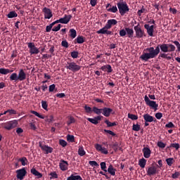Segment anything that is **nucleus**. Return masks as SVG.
I'll list each match as a JSON object with an SVG mask.
<instances>
[{"mask_svg": "<svg viewBox=\"0 0 180 180\" xmlns=\"http://www.w3.org/2000/svg\"><path fill=\"white\" fill-rule=\"evenodd\" d=\"M160 49L158 46L154 47L150 46L143 50L141 56L139 57L141 61L147 62L151 58H155L158 54H160Z\"/></svg>", "mask_w": 180, "mask_h": 180, "instance_id": "nucleus-1", "label": "nucleus"}, {"mask_svg": "<svg viewBox=\"0 0 180 180\" xmlns=\"http://www.w3.org/2000/svg\"><path fill=\"white\" fill-rule=\"evenodd\" d=\"M117 25V20L115 19L108 20L105 25L98 30L96 33L98 34H107L108 36L113 34L112 31H109V29H112V26Z\"/></svg>", "mask_w": 180, "mask_h": 180, "instance_id": "nucleus-2", "label": "nucleus"}, {"mask_svg": "<svg viewBox=\"0 0 180 180\" xmlns=\"http://www.w3.org/2000/svg\"><path fill=\"white\" fill-rule=\"evenodd\" d=\"M26 72L23 69H20L18 72V75L17 73H12L10 75V81H25L26 79Z\"/></svg>", "mask_w": 180, "mask_h": 180, "instance_id": "nucleus-3", "label": "nucleus"}, {"mask_svg": "<svg viewBox=\"0 0 180 180\" xmlns=\"http://www.w3.org/2000/svg\"><path fill=\"white\" fill-rule=\"evenodd\" d=\"M117 6L121 16H124V15H126V13L130 11L127 3L123 1V0H120V2L117 4Z\"/></svg>", "mask_w": 180, "mask_h": 180, "instance_id": "nucleus-4", "label": "nucleus"}, {"mask_svg": "<svg viewBox=\"0 0 180 180\" xmlns=\"http://www.w3.org/2000/svg\"><path fill=\"white\" fill-rule=\"evenodd\" d=\"M158 165L153 163L146 168V175L148 176H153L158 174Z\"/></svg>", "mask_w": 180, "mask_h": 180, "instance_id": "nucleus-5", "label": "nucleus"}, {"mask_svg": "<svg viewBox=\"0 0 180 180\" xmlns=\"http://www.w3.org/2000/svg\"><path fill=\"white\" fill-rule=\"evenodd\" d=\"M65 68L72 72H78L81 70V65H77L75 62H68Z\"/></svg>", "mask_w": 180, "mask_h": 180, "instance_id": "nucleus-6", "label": "nucleus"}, {"mask_svg": "<svg viewBox=\"0 0 180 180\" xmlns=\"http://www.w3.org/2000/svg\"><path fill=\"white\" fill-rule=\"evenodd\" d=\"M144 101L146 105H147V106H150V109H153L154 112L158 110V104H157V102L150 100V98H148L147 95L145 96Z\"/></svg>", "mask_w": 180, "mask_h": 180, "instance_id": "nucleus-7", "label": "nucleus"}, {"mask_svg": "<svg viewBox=\"0 0 180 180\" xmlns=\"http://www.w3.org/2000/svg\"><path fill=\"white\" fill-rule=\"evenodd\" d=\"M134 31L136 33V37L137 39H141L144 37H146V32H144V30L141 29V25H140V23H139L137 25H136L134 27Z\"/></svg>", "mask_w": 180, "mask_h": 180, "instance_id": "nucleus-8", "label": "nucleus"}, {"mask_svg": "<svg viewBox=\"0 0 180 180\" xmlns=\"http://www.w3.org/2000/svg\"><path fill=\"white\" fill-rule=\"evenodd\" d=\"M17 126L18 121L16 120L8 121L3 124V127L6 130H12V129H15V127H17Z\"/></svg>", "mask_w": 180, "mask_h": 180, "instance_id": "nucleus-9", "label": "nucleus"}, {"mask_svg": "<svg viewBox=\"0 0 180 180\" xmlns=\"http://www.w3.org/2000/svg\"><path fill=\"white\" fill-rule=\"evenodd\" d=\"M27 47L30 49V55L33 54H39L40 53V51H39V49L36 47L34 45V43L33 42H28L27 43Z\"/></svg>", "mask_w": 180, "mask_h": 180, "instance_id": "nucleus-10", "label": "nucleus"}, {"mask_svg": "<svg viewBox=\"0 0 180 180\" xmlns=\"http://www.w3.org/2000/svg\"><path fill=\"white\" fill-rule=\"evenodd\" d=\"M16 177L17 179L23 180L25 179V176H26V174H27V172H26V169L25 167L16 170Z\"/></svg>", "mask_w": 180, "mask_h": 180, "instance_id": "nucleus-11", "label": "nucleus"}, {"mask_svg": "<svg viewBox=\"0 0 180 180\" xmlns=\"http://www.w3.org/2000/svg\"><path fill=\"white\" fill-rule=\"evenodd\" d=\"M42 12L44 15V19H51L53 18V13L50 8L45 7L42 9Z\"/></svg>", "mask_w": 180, "mask_h": 180, "instance_id": "nucleus-12", "label": "nucleus"}, {"mask_svg": "<svg viewBox=\"0 0 180 180\" xmlns=\"http://www.w3.org/2000/svg\"><path fill=\"white\" fill-rule=\"evenodd\" d=\"M68 162L61 159L59 162V167L60 171H68Z\"/></svg>", "mask_w": 180, "mask_h": 180, "instance_id": "nucleus-13", "label": "nucleus"}, {"mask_svg": "<svg viewBox=\"0 0 180 180\" xmlns=\"http://www.w3.org/2000/svg\"><path fill=\"white\" fill-rule=\"evenodd\" d=\"M144 27L147 30L148 36H150V37H154V25L150 26V25L148 24H145Z\"/></svg>", "mask_w": 180, "mask_h": 180, "instance_id": "nucleus-14", "label": "nucleus"}, {"mask_svg": "<svg viewBox=\"0 0 180 180\" xmlns=\"http://www.w3.org/2000/svg\"><path fill=\"white\" fill-rule=\"evenodd\" d=\"M103 119V116L98 115L97 117H94V118H86L88 122H90V123H92L93 124H98L99 123V121L102 120Z\"/></svg>", "mask_w": 180, "mask_h": 180, "instance_id": "nucleus-15", "label": "nucleus"}, {"mask_svg": "<svg viewBox=\"0 0 180 180\" xmlns=\"http://www.w3.org/2000/svg\"><path fill=\"white\" fill-rule=\"evenodd\" d=\"M112 112L113 109L108 107H104L103 108L102 115L105 116V117H109Z\"/></svg>", "mask_w": 180, "mask_h": 180, "instance_id": "nucleus-16", "label": "nucleus"}, {"mask_svg": "<svg viewBox=\"0 0 180 180\" xmlns=\"http://www.w3.org/2000/svg\"><path fill=\"white\" fill-rule=\"evenodd\" d=\"M95 148L97 151H101L102 154H109L108 149H106L105 147H102V145L99 143H96L95 145Z\"/></svg>", "mask_w": 180, "mask_h": 180, "instance_id": "nucleus-17", "label": "nucleus"}, {"mask_svg": "<svg viewBox=\"0 0 180 180\" xmlns=\"http://www.w3.org/2000/svg\"><path fill=\"white\" fill-rule=\"evenodd\" d=\"M143 119H144L145 122H148L149 123H151L153 122H154V123H155L157 122V119H155L154 117L150 115V114H144Z\"/></svg>", "mask_w": 180, "mask_h": 180, "instance_id": "nucleus-18", "label": "nucleus"}, {"mask_svg": "<svg viewBox=\"0 0 180 180\" xmlns=\"http://www.w3.org/2000/svg\"><path fill=\"white\" fill-rule=\"evenodd\" d=\"M72 18V15H65L63 18H60V23L63 25H67L70 20H71V18Z\"/></svg>", "mask_w": 180, "mask_h": 180, "instance_id": "nucleus-19", "label": "nucleus"}, {"mask_svg": "<svg viewBox=\"0 0 180 180\" xmlns=\"http://www.w3.org/2000/svg\"><path fill=\"white\" fill-rule=\"evenodd\" d=\"M40 148H41V150H43V151L46 152V154H50L51 153H53V148L49 146H46V145H39Z\"/></svg>", "mask_w": 180, "mask_h": 180, "instance_id": "nucleus-20", "label": "nucleus"}, {"mask_svg": "<svg viewBox=\"0 0 180 180\" xmlns=\"http://www.w3.org/2000/svg\"><path fill=\"white\" fill-rule=\"evenodd\" d=\"M142 152L143 153V157L145 158H150V157H151V150H150L149 148H143Z\"/></svg>", "mask_w": 180, "mask_h": 180, "instance_id": "nucleus-21", "label": "nucleus"}, {"mask_svg": "<svg viewBox=\"0 0 180 180\" xmlns=\"http://www.w3.org/2000/svg\"><path fill=\"white\" fill-rule=\"evenodd\" d=\"M83 43H85V37H84L82 35L77 36V37L75 39V44H82Z\"/></svg>", "mask_w": 180, "mask_h": 180, "instance_id": "nucleus-22", "label": "nucleus"}, {"mask_svg": "<svg viewBox=\"0 0 180 180\" xmlns=\"http://www.w3.org/2000/svg\"><path fill=\"white\" fill-rule=\"evenodd\" d=\"M158 47L160 49L162 53H168V44H158Z\"/></svg>", "mask_w": 180, "mask_h": 180, "instance_id": "nucleus-23", "label": "nucleus"}, {"mask_svg": "<svg viewBox=\"0 0 180 180\" xmlns=\"http://www.w3.org/2000/svg\"><path fill=\"white\" fill-rule=\"evenodd\" d=\"M30 172H31V174H32V175H34L38 179H40L43 176V174H41V173H40L39 171H37L35 168L31 169Z\"/></svg>", "mask_w": 180, "mask_h": 180, "instance_id": "nucleus-24", "label": "nucleus"}, {"mask_svg": "<svg viewBox=\"0 0 180 180\" xmlns=\"http://www.w3.org/2000/svg\"><path fill=\"white\" fill-rule=\"evenodd\" d=\"M107 172L108 174H110L112 176H115V175H116V169L113 168V165H109Z\"/></svg>", "mask_w": 180, "mask_h": 180, "instance_id": "nucleus-25", "label": "nucleus"}, {"mask_svg": "<svg viewBox=\"0 0 180 180\" xmlns=\"http://www.w3.org/2000/svg\"><path fill=\"white\" fill-rule=\"evenodd\" d=\"M101 70L102 71H106V70H107V72H108V73H110L113 71V70L112 69V66H110V65H103L101 68Z\"/></svg>", "mask_w": 180, "mask_h": 180, "instance_id": "nucleus-26", "label": "nucleus"}, {"mask_svg": "<svg viewBox=\"0 0 180 180\" xmlns=\"http://www.w3.org/2000/svg\"><path fill=\"white\" fill-rule=\"evenodd\" d=\"M11 72H13V70L4 68H0V74H2V75H8V74H11Z\"/></svg>", "mask_w": 180, "mask_h": 180, "instance_id": "nucleus-27", "label": "nucleus"}, {"mask_svg": "<svg viewBox=\"0 0 180 180\" xmlns=\"http://www.w3.org/2000/svg\"><path fill=\"white\" fill-rule=\"evenodd\" d=\"M125 30L127 32V34L128 37L129 39H131V37H133V35L134 34V31L133 30V29L126 27Z\"/></svg>", "mask_w": 180, "mask_h": 180, "instance_id": "nucleus-28", "label": "nucleus"}, {"mask_svg": "<svg viewBox=\"0 0 180 180\" xmlns=\"http://www.w3.org/2000/svg\"><path fill=\"white\" fill-rule=\"evenodd\" d=\"M67 180H82V177L79 175H74L71 174L69 177H68Z\"/></svg>", "mask_w": 180, "mask_h": 180, "instance_id": "nucleus-29", "label": "nucleus"}, {"mask_svg": "<svg viewBox=\"0 0 180 180\" xmlns=\"http://www.w3.org/2000/svg\"><path fill=\"white\" fill-rule=\"evenodd\" d=\"M69 37H71V39H75L77 37V30L70 29L69 31Z\"/></svg>", "mask_w": 180, "mask_h": 180, "instance_id": "nucleus-30", "label": "nucleus"}, {"mask_svg": "<svg viewBox=\"0 0 180 180\" xmlns=\"http://www.w3.org/2000/svg\"><path fill=\"white\" fill-rule=\"evenodd\" d=\"M146 164H147V160L144 158L140 159L139 161V165L141 167V168H146Z\"/></svg>", "mask_w": 180, "mask_h": 180, "instance_id": "nucleus-31", "label": "nucleus"}, {"mask_svg": "<svg viewBox=\"0 0 180 180\" xmlns=\"http://www.w3.org/2000/svg\"><path fill=\"white\" fill-rule=\"evenodd\" d=\"M167 148H175L176 151H178L180 148V145L176 143H171L169 146H167Z\"/></svg>", "mask_w": 180, "mask_h": 180, "instance_id": "nucleus-32", "label": "nucleus"}, {"mask_svg": "<svg viewBox=\"0 0 180 180\" xmlns=\"http://www.w3.org/2000/svg\"><path fill=\"white\" fill-rule=\"evenodd\" d=\"M167 49H168V53H172V52L175 51L176 48L175 47V45L168 44H167Z\"/></svg>", "mask_w": 180, "mask_h": 180, "instance_id": "nucleus-33", "label": "nucleus"}, {"mask_svg": "<svg viewBox=\"0 0 180 180\" xmlns=\"http://www.w3.org/2000/svg\"><path fill=\"white\" fill-rule=\"evenodd\" d=\"M18 162H21V164L23 167H25V165H26L28 162L27 158L26 157H22L21 158H19Z\"/></svg>", "mask_w": 180, "mask_h": 180, "instance_id": "nucleus-34", "label": "nucleus"}, {"mask_svg": "<svg viewBox=\"0 0 180 180\" xmlns=\"http://www.w3.org/2000/svg\"><path fill=\"white\" fill-rule=\"evenodd\" d=\"M7 18H8V19H13V18H18V13H16V11H11L7 15Z\"/></svg>", "mask_w": 180, "mask_h": 180, "instance_id": "nucleus-35", "label": "nucleus"}, {"mask_svg": "<svg viewBox=\"0 0 180 180\" xmlns=\"http://www.w3.org/2000/svg\"><path fill=\"white\" fill-rule=\"evenodd\" d=\"M78 154L80 155V157H84L86 154V152H85V150H84V147L79 146L78 150Z\"/></svg>", "mask_w": 180, "mask_h": 180, "instance_id": "nucleus-36", "label": "nucleus"}, {"mask_svg": "<svg viewBox=\"0 0 180 180\" xmlns=\"http://www.w3.org/2000/svg\"><path fill=\"white\" fill-rule=\"evenodd\" d=\"M92 110L96 115H101L103 112V108H98L97 107H93Z\"/></svg>", "mask_w": 180, "mask_h": 180, "instance_id": "nucleus-37", "label": "nucleus"}, {"mask_svg": "<svg viewBox=\"0 0 180 180\" xmlns=\"http://www.w3.org/2000/svg\"><path fill=\"white\" fill-rule=\"evenodd\" d=\"M104 123H105V124H107V126L108 127H113V126H117V122H110L109 120H105L104 121Z\"/></svg>", "mask_w": 180, "mask_h": 180, "instance_id": "nucleus-38", "label": "nucleus"}, {"mask_svg": "<svg viewBox=\"0 0 180 180\" xmlns=\"http://www.w3.org/2000/svg\"><path fill=\"white\" fill-rule=\"evenodd\" d=\"M158 58H166L167 60H171V56H168V54L165 53H160L159 54Z\"/></svg>", "mask_w": 180, "mask_h": 180, "instance_id": "nucleus-39", "label": "nucleus"}, {"mask_svg": "<svg viewBox=\"0 0 180 180\" xmlns=\"http://www.w3.org/2000/svg\"><path fill=\"white\" fill-rule=\"evenodd\" d=\"M110 147L114 150V151H117L119 150V143L118 142H115L114 143L110 145Z\"/></svg>", "mask_w": 180, "mask_h": 180, "instance_id": "nucleus-40", "label": "nucleus"}, {"mask_svg": "<svg viewBox=\"0 0 180 180\" xmlns=\"http://www.w3.org/2000/svg\"><path fill=\"white\" fill-rule=\"evenodd\" d=\"M166 162L169 167H172V164L175 162V160L173 158H169L166 159Z\"/></svg>", "mask_w": 180, "mask_h": 180, "instance_id": "nucleus-41", "label": "nucleus"}, {"mask_svg": "<svg viewBox=\"0 0 180 180\" xmlns=\"http://www.w3.org/2000/svg\"><path fill=\"white\" fill-rule=\"evenodd\" d=\"M67 141L69 143H75V138L74 137V135H67Z\"/></svg>", "mask_w": 180, "mask_h": 180, "instance_id": "nucleus-42", "label": "nucleus"}, {"mask_svg": "<svg viewBox=\"0 0 180 180\" xmlns=\"http://www.w3.org/2000/svg\"><path fill=\"white\" fill-rule=\"evenodd\" d=\"M128 118L131 119V120H137V119H139V116L134 114L128 113Z\"/></svg>", "mask_w": 180, "mask_h": 180, "instance_id": "nucleus-43", "label": "nucleus"}, {"mask_svg": "<svg viewBox=\"0 0 180 180\" xmlns=\"http://www.w3.org/2000/svg\"><path fill=\"white\" fill-rule=\"evenodd\" d=\"M31 113L37 116V117H39V119H44V115H40L39 112H37V111L31 110Z\"/></svg>", "mask_w": 180, "mask_h": 180, "instance_id": "nucleus-44", "label": "nucleus"}, {"mask_svg": "<svg viewBox=\"0 0 180 180\" xmlns=\"http://www.w3.org/2000/svg\"><path fill=\"white\" fill-rule=\"evenodd\" d=\"M49 175L51 176L50 179H57L58 178V174L56 172H51Z\"/></svg>", "mask_w": 180, "mask_h": 180, "instance_id": "nucleus-45", "label": "nucleus"}, {"mask_svg": "<svg viewBox=\"0 0 180 180\" xmlns=\"http://www.w3.org/2000/svg\"><path fill=\"white\" fill-rule=\"evenodd\" d=\"M100 165H101V169H102V171H104V172H108V170L106 169V162H101L100 163Z\"/></svg>", "mask_w": 180, "mask_h": 180, "instance_id": "nucleus-46", "label": "nucleus"}, {"mask_svg": "<svg viewBox=\"0 0 180 180\" xmlns=\"http://www.w3.org/2000/svg\"><path fill=\"white\" fill-rule=\"evenodd\" d=\"M108 12H112V13H116L117 12V7L116 6L107 9Z\"/></svg>", "mask_w": 180, "mask_h": 180, "instance_id": "nucleus-47", "label": "nucleus"}, {"mask_svg": "<svg viewBox=\"0 0 180 180\" xmlns=\"http://www.w3.org/2000/svg\"><path fill=\"white\" fill-rule=\"evenodd\" d=\"M70 56L72 58H78V56H79V53H78V51H74L70 53Z\"/></svg>", "mask_w": 180, "mask_h": 180, "instance_id": "nucleus-48", "label": "nucleus"}, {"mask_svg": "<svg viewBox=\"0 0 180 180\" xmlns=\"http://www.w3.org/2000/svg\"><path fill=\"white\" fill-rule=\"evenodd\" d=\"M140 124H134L132 126V130H134V131H140Z\"/></svg>", "mask_w": 180, "mask_h": 180, "instance_id": "nucleus-49", "label": "nucleus"}, {"mask_svg": "<svg viewBox=\"0 0 180 180\" xmlns=\"http://www.w3.org/2000/svg\"><path fill=\"white\" fill-rule=\"evenodd\" d=\"M157 146L159 147V148H164L165 147H167V143H165L160 141L158 142Z\"/></svg>", "mask_w": 180, "mask_h": 180, "instance_id": "nucleus-50", "label": "nucleus"}, {"mask_svg": "<svg viewBox=\"0 0 180 180\" xmlns=\"http://www.w3.org/2000/svg\"><path fill=\"white\" fill-rule=\"evenodd\" d=\"M84 110L86 112V113H92L93 110L92 108L89 106H88L87 105H84Z\"/></svg>", "mask_w": 180, "mask_h": 180, "instance_id": "nucleus-51", "label": "nucleus"}, {"mask_svg": "<svg viewBox=\"0 0 180 180\" xmlns=\"http://www.w3.org/2000/svg\"><path fill=\"white\" fill-rule=\"evenodd\" d=\"M41 107L44 110H47V108H49V105L47 104V101H41Z\"/></svg>", "mask_w": 180, "mask_h": 180, "instance_id": "nucleus-52", "label": "nucleus"}, {"mask_svg": "<svg viewBox=\"0 0 180 180\" xmlns=\"http://www.w3.org/2000/svg\"><path fill=\"white\" fill-rule=\"evenodd\" d=\"M89 164L91 167H99V164H98V162H96V161H94V160L89 161Z\"/></svg>", "mask_w": 180, "mask_h": 180, "instance_id": "nucleus-53", "label": "nucleus"}, {"mask_svg": "<svg viewBox=\"0 0 180 180\" xmlns=\"http://www.w3.org/2000/svg\"><path fill=\"white\" fill-rule=\"evenodd\" d=\"M165 127L167 129H174V127H175V125L174 124V123H172V122H169L165 125Z\"/></svg>", "mask_w": 180, "mask_h": 180, "instance_id": "nucleus-54", "label": "nucleus"}, {"mask_svg": "<svg viewBox=\"0 0 180 180\" xmlns=\"http://www.w3.org/2000/svg\"><path fill=\"white\" fill-rule=\"evenodd\" d=\"M179 176H180L179 172H175L174 174H172V178L173 179H177V178H179Z\"/></svg>", "mask_w": 180, "mask_h": 180, "instance_id": "nucleus-55", "label": "nucleus"}, {"mask_svg": "<svg viewBox=\"0 0 180 180\" xmlns=\"http://www.w3.org/2000/svg\"><path fill=\"white\" fill-rule=\"evenodd\" d=\"M61 46H62V47H65V49H68V47H69L68 41H67V40L62 41Z\"/></svg>", "mask_w": 180, "mask_h": 180, "instance_id": "nucleus-56", "label": "nucleus"}, {"mask_svg": "<svg viewBox=\"0 0 180 180\" xmlns=\"http://www.w3.org/2000/svg\"><path fill=\"white\" fill-rule=\"evenodd\" d=\"M72 123H75V119L74 117H70L69 121L68 122V125L70 126V124H72Z\"/></svg>", "mask_w": 180, "mask_h": 180, "instance_id": "nucleus-57", "label": "nucleus"}, {"mask_svg": "<svg viewBox=\"0 0 180 180\" xmlns=\"http://www.w3.org/2000/svg\"><path fill=\"white\" fill-rule=\"evenodd\" d=\"M59 144L62 147H67V141H65V140L60 139L59 141Z\"/></svg>", "mask_w": 180, "mask_h": 180, "instance_id": "nucleus-58", "label": "nucleus"}, {"mask_svg": "<svg viewBox=\"0 0 180 180\" xmlns=\"http://www.w3.org/2000/svg\"><path fill=\"white\" fill-rule=\"evenodd\" d=\"M126 34H127L126 30L122 29V30H120V36L121 37H124V36H126Z\"/></svg>", "mask_w": 180, "mask_h": 180, "instance_id": "nucleus-59", "label": "nucleus"}, {"mask_svg": "<svg viewBox=\"0 0 180 180\" xmlns=\"http://www.w3.org/2000/svg\"><path fill=\"white\" fill-rule=\"evenodd\" d=\"M55 51V47L54 46H51L49 49V53H51V56H56V53H54Z\"/></svg>", "mask_w": 180, "mask_h": 180, "instance_id": "nucleus-60", "label": "nucleus"}, {"mask_svg": "<svg viewBox=\"0 0 180 180\" xmlns=\"http://www.w3.org/2000/svg\"><path fill=\"white\" fill-rule=\"evenodd\" d=\"M54 89H56V84H53L49 86V92H54Z\"/></svg>", "mask_w": 180, "mask_h": 180, "instance_id": "nucleus-61", "label": "nucleus"}, {"mask_svg": "<svg viewBox=\"0 0 180 180\" xmlns=\"http://www.w3.org/2000/svg\"><path fill=\"white\" fill-rule=\"evenodd\" d=\"M60 29H61V25L59 24L58 25L57 27H53V28L52 29L53 32H58V30H60Z\"/></svg>", "mask_w": 180, "mask_h": 180, "instance_id": "nucleus-62", "label": "nucleus"}, {"mask_svg": "<svg viewBox=\"0 0 180 180\" xmlns=\"http://www.w3.org/2000/svg\"><path fill=\"white\" fill-rule=\"evenodd\" d=\"M174 44H175V46L177 47V50L178 51L180 52V44H179V41H173Z\"/></svg>", "mask_w": 180, "mask_h": 180, "instance_id": "nucleus-63", "label": "nucleus"}, {"mask_svg": "<svg viewBox=\"0 0 180 180\" xmlns=\"http://www.w3.org/2000/svg\"><path fill=\"white\" fill-rule=\"evenodd\" d=\"M156 119H158V120H160V119H161L162 117V112H157L155 115Z\"/></svg>", "mask_w": 180, "mask_h": 180, "instance_id": "nucleus-64", "label": "nucleus"}]
</instances>
